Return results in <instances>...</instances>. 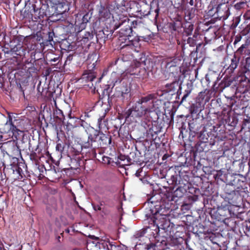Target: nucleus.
<instances>
[{"instance_id":"f257e3e1","label":"nucleus","mask_w":250,"mask_h":250,"mask_svg":"<svg viewBox=\"0 0 250 250\" xmlns=\"http://www.w3.org/2000/svg\"><path fill=\"white\" fill-rule=\"evenodd\" d=\"M158 95V92H155L141 97L125 112V119L130 118L137 121L142 118L147 117L149 113L154 110V108H156L154 103H161V100L157 99ZM157 108L158 107H157Z\"/></svg>"},{"instance_id":"f03ea898","label":"nucleus","mask_w":250,"mask_h":250,"mask_svg":"<svg viewBox=\"0 0 250 250\" xmlns=\"http://www.w3.org/2000/svg\"><path fill=\"white\" fill-rule=\"evenodd\" d=\"M87 141L83 144V152L87 159H94L96 157V149L104 147L111 143V136L94 129L88 128L86 131Z\"/></svg>"},{"instance_id":"7ed1b4c3","label":"nucleus","mask_w":250,"mask_h":250,"mask_svg":"<svg viewBox=\"0 0 250 250\" xmlns=\"http://www.w3.org/2000/svg\"><path fill=\"white\" fill-rule=\"evenodd\" d=\"M118 20V21L114 24V30L121 27L119 31V40L121 41L120 45H122V48L127 46H134V38L132 34L131 20L128 17L124 15H121Z\"/></svg>"},{"instance_id":"20e7f679","label":"nucleus","mask_w":250,"mask_h":250,"mask_svg":"<svg viewBox=\"0 0 250 250\" xmlns=\"http://www.w3.org/2000/svg\"><path fill=\"white\" fill-rule=\"evenodd\" d=\"M167 182L169 186L166 191L162 193L164 200L168 202L174 201L175 198L182 197L187 192L186 184L181 181L180 175H172Z\"/></svg>"},{"instance_id":"39448f33","label":"nucleus","mask_w":250,"mask_h":250,"mask_svg":"<svg viewBox=\"0 0 250 250\" xmlns=\"http://www.w3.org/2000/svg\"><path fill=\"white\" fill-rule=\"evenodd\" d=\"M38 43L35 41L32 42L28 45L23 42H19L14 46V58L17 62H22L23 59L27 58L29 56L32 59H35L36 53H40L38 49Z\"/></svg>"},{"instance_id":"423d86ee","label":"nucleus","mask_w":250,"mask_h":250,"mask_svg":"<svg viewBox=\"0 0 250 250\" xmlns=\"http://www.w3.org/2000/svg\"><path fill=\"white\" fill-rule=\"evenodd\" d=\"M170 206L169 203L164 205L163 202H161L159 205L155 206L156 210L154 213L160 229H164L166 231H171L174 226V224L170 222L167 216Z\"/></svg>"},{"instance_id":"0eeeda50","label":"nucleus","mask_w":250,"mask_h":250,"mask_svg":"<svg viewBox=\"0 0 250 250\" xmlns=\"http://www.w3.org/2000/svg\"><path fill=\"white\" fill-rule=\"evenodd\" d=\"M149 3H147L146 0L142 1L140 5V10L136 11V16L142 19L149 15L156 21L160 11L158 3L154 0H149Z\"/></svg>"},{"instance_id":"6e6552de","label":"nucleus","mask_w":250,"mask_h":250,"mask_svg":"<svg viewBox=\"0 0 250 250\" xmlns=\"http://www.w3.org/2000/svg\"><path fill=\"white\" fill-rule=\"evenodd\" d=\"M224 199V204L230 207L231 206L239 207L242 203V198L238 190L230 189V185H226L224 193L222 195Z\"/></svg>"},{"instance_id":"1a4fd4ad","label":"nucleus","mask_w":250,"mask_h":250,"mask_svg":"<svg viewBox=\"0 0 250 250\" xmlns=\"http://www.w3.org/2000/svg\"><path fill=\"white\" fill-rule=\"evenodd\" d=\"M1 150L3 154L7 155H4V159L8 160L9 161H13L14 158H17L21 155V150L17 143L14 140H10L1 144L0 146Z\"/></svg>"},{"instance_id":"9d476101","label":"nucleus","mask_w":250,"mask_h":250,"mask_svg":"<svg viewBox=\"0 0 250 250\" xmlns=\"http://www.w3.org/2000/svg\"><path fill=\"white\" fill-rule=\"evenodd\" d=\"M0 132L3 134H9V136L14 137L16 139H18L22 133V131L14 125L12 117L9 114L6 123L0 127Z\"/></svg>"},{"instance_id":"9b49d317","label":"nucleus","mask_w":250,"mask_h":250,"mask_svg":"<svg viewBox=\"0 0 250 250\" xmlns=\"http://www.w3.org/2000/svg\"><path fill=\"white\" fill-rule=\"evenodd\" d=\"M125 0H114L110 2L109 4V8L111 10L113 18H116L118 20V16L119 18L123 15L122 14L125 12L126 9L125 6Z\"/></svg>"},{"instance_id":"f8f14e48","label":"nucleus","mask_w":250,"mask_h":250,"mask_svg":"<svg viewBox=\"0 0 250 250\" xmlns=\"http://www.w3.org/2000/svg\"><path fill=\"white\" fill-rule=\"evenodd\" d=\"M83 145L81 146L78 145H73L70 148L69 154L71 157V162L75 167V168H77L81 166L82 160L80 155L83 152Z\"/></svg>"},{"instance_id":"ddd939ff","label":"nucleus","mask_w":250,"mask_h":250,"mask_svg":"<svg viewBox=\"0 0 250 250\" xmlns=\"http://www.w3.org/2000/svg\"><path fill=\"white\" fill-rule=\"evenodd\" d=\"M45 205V209L47 213L52 216L58 209L57 200L56 198L52 195H47L43 200Z\"/></svg>"},{"instance_id":"4468645a","label":"nucleus","mask_w":250,"mask_h":250,"mask_svg":"<svg viewBox=\"0 0 250 250\" xmlns=\"http://www.w3.org/2000/svg\"><path fill=\"white\" fill-rule=\"evenodd\" d=\"M13 161H9L8 160L4 159L2 162V166L4 167V169L7 167L11 169L13 173H16L19 175L17 177L18 179H21L22 178L23 171L21 168L18 165L19 159L18 158H14Z\"/></svg>"},{"instance_id":"2eb2a0df","label":"nucleus","mask_w":250,"mask_h":250,"mask_svg":"<svg viewBox=\"0 0 250 250\" xmlns=\"http://www.w3.org/2000/svg\"><path fill=\"white\" fill-rule=\"evenodd\" d=\"M96 77V75L92 70H86L83 72L79 81L83 85L92 88L94 86L93 81Z\"/></svg>"},{"instance_id":"dca6fc26","label":"nucleus","mask_w":250,"mask_h":250,"mask_svg":"<svg viewBox=\"0 0 250 250\" xmlns=\"http://www.w3.org/2000/svg\"><path fill=\"white\" fill-rule=\"evenodd\" d=\"M153 212V211H152ZM157 219L154 213H152V217L148 221L149 225L145 228L146 231L149 233L150 235L152 236L154 238H156L159 234L160 228L158 224L157 223Z\"/></svg>"},{"instance_id":"f3484780","label":"nucleus","mask_w":250,"mask_h":250,"mask_svg":"<svg viewBox=\"0 0 250 250\" xmlns=\"http://www.w3.org/2000/svg\"><path fill=\"white\" fill-rule=\"evenodd\" d=\"M146 134V137L150 140H155L157 137V134L161 131L162 126L157 121H154L148 125Z\"/></svg>"},{"instance_id":"a211bd4d","label":"nucleus","mask_w":250,"mask_h":250,"mask_svg":"<svg viewBox=\"0 0 250 250\" xmlns=\"http://www.w3.org/2000/svg\"><path fill=\"white\" fill-rule=\"evenodd\" d=\"M104 2H100L97 5V10L99 16L101 19H108L110 18V15L112 14L111 10L109 8V5H107V0H104Z\"/></svg>"},{"instance_id":"6ab92c4d","label":"nucleus","mask_w":250,"mask_h":250,"mask_svg":"<svg viewBox=\"0 0 250 250\" xmlns=\"http://www.w3.org/2000/svg\"><path fill=\"white\" fill-rule=\"evenodd\" d=\"M215 13L217 15L216 18L220 20H226L230 14L229 7L225 4H219L215 9Z\"/></svg>"},{"instance_id":"aec40b11","label":"nucleus","mask_w":250,"mask_h":250,"mask_svg":"<svg viewBox=\"0 0 250 250\" xmlns=\"http://www.w3.org/2000/svg\"><path fill=\"white\" fill-rule=\"evenodd\" d=\"M141 63L139 62H137L134 63V68L135 72H132L131 74L136 75L138 78L143 80H146L149 77L148 71L144 67L140 68L141 65Z\"/></svg>"},{"instance_id":"412c9836","label":"nucleus","mask_w":250,"mask_h":250,"mask_svg":"<svg viewBox=\"0 0 250 250\" xmlns=\"http://www.w3.org/2000/svg\"><path fill=\"white\" fill-rule=\"evenodd\" d=\"M230 207L223 203H221V205L217 208L216 214L218 215L216 219L218 220H224L230 213Z\"/></svg>"},{"instance_id":"4be33fe9","label":"nucleus","mask_w":250,"mask_h":250,"mask_svg":"<svg viewBox=\"0 0 250 250\" xmlns=\"http://www.w3.org/2000/svg\"><path fill=\"white\" fill-rule=\"evenodd\" d=\"M216 139L217 137L214 135L210 133V135L209 136L206 132L201 133L199 136V139L202 143L201 144H209L210 146L215 145Z\"/></svg>"},{"instance_id":"5701e85b","label":"nucleus","mask_w":250,"mask_h":250,"mask_svg":"<svg viewBox=\"0 0 250 250\" xmlns=\"http://www.w3.org/2000/svg\"><path fill=\"white\" fill-rule=\"evenodd\" d=\"M106 113H104L98 119L97 125L99 128L98 130L102 133L103 131L106 132L109 129L108 120L105 118ZM98 130V129H97Z\"/></svg>"},{"instance_id":"b1692460","label":"nucleus","mask_w":250,"mask_h":250,"mask_svg":"<svg viewBox=\"0 0 250 250\" xmlns=\"http://www.w3.org/2000/svg\"><path fill=\"white\" fill-rule=\"evenodd\" d=\"M239 58L237 57L235 54H234L231 59V62L228 67L225 70V73L227 75H229L231 76L234 73V70L237 67L239 62Z\"/></svg>"},{"instance_id":"393cba45","label":"nucleus","mask_w":250,"mask_h":250,"mask_svg":"<svg viewBox=\"0 0 250 250\" xmlns=\"http://www.w3.org/2000/svg\"><path fill=\"white\" fill-rule=\"evenodd\" d=\"M178 88H180L179 82L175 80L172 82L167 83L165 86L164 91L167 93H170L171 95L175 94Z\"/></svg>"},{"instance_id":"a878e982","label":"nucleus","mask_w":250,"mask_h":250,"mask_svg":"<svg viewBox=\"0 0 250 250\" xmlns=\"http://www.w3.org/2000/svg\"><path fill=\"white\" fill-rule=\"evenodd\" d=\"M91 18V13H86L82 17V21H75V24L76 26H79V29L81 30L84 29L86 26V23L89 21Z\"/></svg>"},{"instance_id":"bb28decb","label":"nucleus","mask_w":250,"mask_h":250,"mask_svg":"<svg viewBox=\"0 0 250 250\" xmlns=\"http://www.w3.org/2000/svg\"><path fill=\"white\" fill-rule=\"evenodd\" d=\"M179 62L180 60L176 58L173 59L170 58L166 60L165 61L166 70L169 73H173V72L171 71V69H173L176 67Z\"/></svg>"},{"instance_id":"cd10ccee","label":"nucleus","mask_w":250,"mask_h":250,"mask_svg":"<svg viewBox=\"0 0 250 250\" xmlns=\"http://www.w3.org/2000/svg\"><path fill=\"white\" fill-rule=\"evenodd\" d=\"M236 53L244 55L243 57H246L247 61L250 58V50L249 49V46L247 44L242 45L236 51Z\"/></svg>"},{"instance_id":"c85d7f7f","label":"nucleus","mask_w":250,"mask_h":250,"mask_svg":"<svg viewBox=\"0 0 250 250\" xmlns=\"http://www.w3.org/2000/svg\"><path fill=\"white\" fill-rule=\"evenodd\" d=\"M94 244L96 250H106L108 249L106 243L99 238H96Z\"/></svg>"},{"instance_id":"c756f323","label":"nucleus","mask_w":250,"mask_h":250,"mask_svg":"<svg viewBox=\"0 0 250 250\" xmlns=\"http://www.w3.org/2000/svg\"><path fill=\"white\" fill-rule=\"evenodd\" d=\"M106 29L100 30L96 34L97 42L101 44L106 41Z\"/></svg>"},{"instance_id":"7c9ffc66","label":"nucleus","mask_w":250,"mask_h":250,"mask_svg":"<svg viewBox=\"0 0 250 250\" xmlns=\"http://www.w3.org/2000/svg\"><path fill=\"white\" fill-rule=\"evenodd\" d=\"M200 125L196 120H192L188 123V128L191 132L196 133L199 131Z\"/></svg>"},{"instance_id":"2f4dec72","label":"nucleus","mask_w":250,"mask_h":250,"mask_svg":"<svg viewBox=\"0 0 250 250\" xmlns=\"http://www.w3.org/2000/svg\"><path fill=\"white\" fill-rule=\"evenodd\" d=\"M193 89V85L191 83H188L187 84V89L185 90L184 94L182 98L181 103H182L186 101L187 98L191 93Z\"/></svg>"},{"instance_id":"473e14b6","label":"nucleus","mask_w":250,"mask_h":250,"mask_svg":"<svg viewBox=\"0 0 250 250\" xmlns=\"http://www.w3.org/2000/svg\"><path fill=\"white\" fill-rule=\"evenodd\" d=\"M226 173H224V171L220 170L216 171V174H214V178L217 181H222L225 182H228L227 179H226Z\"/></svg>"},{"instance_id":"72a5a7b5","label":"nucleus","mask_w":250,"mask_h":250,"mask_svg":"<svg viewBox=\"0 0 250 250\" xmlns=\"http://www.w3.org/2000/svg\"><path fill=\"white\" fill-rule=\"evenodd\" d=\"M25 69L26 70V72L28 77L33 76V75L36 74L38 71V69L35 67L34 64L31 65V66L26 65Z\"/></svg>"},{"instance_id":"f704fd0d","label":"nucleus","mask_w":250,"mask_h":250,"mask_svg":"<svg viewBox=\"0 0 250 250\" xmlns=\"http://www.w3.org/2000/svg\"><path fill=\"white\" fill-rule=\"evenodd\" d=\"M193 30V24L190 22H187L185 24L184 32L187 36L190 35Z\"/></svg>"},{"instance_id":"c9c22d12","label":"nucleus","mask_w":250,"mask_h":250,"mask_svg":"<svg viewBox=\"0 0 250 250\" xmlns=\"http://www.w3.org/2000/svg\"><path fill=\"white\" fill-rule=\"evenodd\" d=\"M130 89L127 88H125L121 91V97L123 101L127 100L130 98Z\"/></svg>"},{"instance_id":"e433bc0d","label":"nucleus","mask_w":250,"mask_h":250,"mask_svg":"<svg viewBox=\"0 0 250 250\" xmlns=\"http://www.w3.org/2000/svg\"><path fill=\"white\" fill-rule=\"evenodd\" d=\"M210 27L208 28V30H206V33H205V41L206 43H208L209 42H210L212 39H214L215 37V33L214 31H213V34L212 35V37L210 38Z\"/></svg>"},{"instance_id":"4c0bfd02","label":"nucleus","mask_w":250,"mask_h":250,"mask_svg":"<svg viewBox=\"0 0 250 250\" xmlns=\"http://www.w3.org/2000/svg\"><path fill=\"white\" fill-rule=\"evenodd\" d=\"M139 18V19H137L136 20L131 21L132 29L133 28H140L144 25L142 19H141V18Z\"/></svg>"},{"instance_id":"58836bf2","label":"nucleus","mask_w":250,"mask_h":250,"mask_svg":"<svg viewBox=\"0 0 250 250\" xmlns=\"http://www.w3.org/2000/svg\"><path fill=\"white\" fill-rule=\"evenodd\" d=\"M54 114L55 118L58 119L60 121L62 122L64 120V116L61 109H56Z\"/></svg>"},{"instance_id":"ea45409f","label":"nucleus","mask_w":250,"mask_h":250,"mask_svg":"<svg viewBox=\"0 0 250 250\" xmlns=\"http://www.w3.org/2000/svg\"><path fill=\"white\" fill-rule=\"evenodd\" d=\"M90 117L91 115H90V111L84 112L83 114H82L80 118V121L82 122L81 125L83 126L84 124H86L85 120Z\"/></svg>"},{"instance_id":"a19ab883","label":"nucleus","mask_w":250,"mask_h":250,"mask_svg":"<svg viewBox=\"0 0 250 250\" xmlns=\"http://www.w3.org/2000/svg\"><path fill=\"white\" fill-rule=\"evenodd\" d=\"M118 163H120V162L119 161V160L121 161H125V160H126L127 163L123 164V165H128L129 163H132L131 162V159L129 158L128 156H126L125 155H124L122 154H120L118 157Z\"/></svg>"},{"instance_id":"79ce46f5","label":"nucleus","mask_w":250,"mask_h":250,"mask_svg":"<svg viewBox=\"0 0 250 250\" xmlns=\"http://www.w3.org/2000/svg\"><path fill=\"white\" fill-rule=\"evenodd\" d=\"M244 34L248 33L250 31V17L247 18L245 20V21L244 23Z\"/></svg>"},{"instance_id":"37998d69","label":"nucleus","mask_w":250,"mask_h":250,"mask_svg":"<svg viewBox=\"0 0 250 250\" xmlns=\"http://www.w3.org/2000/svg\"><path fill=\"white\" fill-rule=\"evenodd\" d=\"M29 158L32 161L36 164L38 162L40 157L32 150L29 155Z\"/></svg>"},{"instance_id":"c03bdc74","label":"nucleus","mask_w":250,"mask_h":250,"mask_svg":"<svg viewBox=\"0 0 250 250\" xmlns=\"http://www.w3.org/2000/svg\"><path fill=\"white\" fill-rule=\"evenodd\" d=\"M55 91H51L50 90H47L46 92V94L45 95V97L47 100L51 101L52 99L55 102V100L54 98V94Z\"/></svg>"},{"instance_id":"a18cd8bd","label":"nucleus","mask_w":250,"mask_h":250,"mask_svg":"<svg viewBox=\"0 0 250 250\" xmlns=\"http://www.w3.org/2000/svg\"><path fill=\"white\" fill-rule=\"evenodd\" d=\"M232 81L226 79V77L224 78L223 80L221 82L220 85L221 87L224 88L227 87H229Z\"/></svg>"},{"instance_id":"49530a36","label":"nucleus","mask_w":250,"mask_h":250,"mask_svg":"<svg viewBox=\"0 0 250 250\" xmlns=\"http://www.w3.org/2000/svg\"><path fill=\"white\" fill-rule=\"evenodd\" d=\"M38 60V59H36L35 57V59H32V58L30 57V59L26 60L24 62V65L25 68H26V65L31 66V65H33L34 62H35Z\"/></svg>"},{"instance_id":"de8ad7c7","label":"nucleus","mask_w":250,"mask_h":250,"mask_svg":"<svg viewBox=\"0 0 250 250\" xmlns=\"http://www.w3.org/2000/svg\"><path fill=\"white\" fill-rule=\"evenodd\" d=\"M23 17L24 18L31 19L32 21H36L37 20L41 19L40 16H38L37 18L35 17V20H34L33 18V14L29 13V12H26V10L24 12Z\"/></svg>"},{"instance_id":"09e8293b","label":"nucleus","mask_w":250,"mask_h":250,"mask_svg":"<svg viewBox=\"0 0 250 250\" xmlns=\"http://www.w3.org/2000/svg\"><path fill=\"white\" fill-rule=\"evenodd\" d=\"M115 30H110L108 31V29H106V41L108 40H111L114 38L113 35Z\"/></svg>"},{"instance_id":"8fccbe9b","label":"nucleus","mask_w":250,"mask_h":250,"mask_svg":"<svg viewBox=\"0 0 250 250\" xmlns=\"http://www.w3.org/2000/svg\"><path fill=\"white\" fill-rule=\"evenodd\" d=\"M240 22V18L239 17H236L232 21V23L230 26V28L232 29H234L238 25Z\"/></svg>"},{"instance_id":"3c124183","label":"nucleus","mask_w":250,"mask_h":250,"mask_svg":"<svg viewBox=\"0 0 250 250\" xmlns=\"http://www.w3.org/2000/svg\"><path fill=\"white\" fill-rule=\"evenodd\" d=\"M246 5V3L244 1H240L239 2H237L234 5V8L237 10H240L244 7V6Z\"/></svg>"},{"instance_id":"603ef678","label":"nucleus","mask_w":250,"mask_h":250,"mask_svg":"<svg viewBox=\"0 0 250 250\" xmlns=\"http://www.w3.org/2000/svg\"><path fill=\"white\" fill-rule=\"evenodd\" d=\"M206 91L207 90H205L204 91L200 92L199 93L198 97L200 101H203L205 99L206 97H208L207 94L208 93V91L207 93L206 92Z\"/></svg>"},{"instance_id":"864d4df0","label":"nucleus","mask_w":250,"mask_h":250,"mask_svg":"<svg viewBox=\"0 0 250 250\" xmlns=\"http://www.w3.org/2000/svg\"><path fill=\"white\" fill-rule=\"evenodd\" d=\"M147 232L146 231V229L145 228H144L142 230L136 232L134 235V236L135 238H138L141 236H143Z\"/></svg>"},{"instance_id":"5fc2aeb1","label":"nucleus","mask_w":250,"mask_h":250,"mask_svg":"<svg viewBox=\"0 0 250 250\" xmlns=\"http://www.w3.org/2000/svg\"><path fill=\"white\" fill-rule=\"evenodd\" d=\"M93 37V35L91 34L90 32H87L85 34V35L83 37L82 41L83 42H86L89 41V39H91Z\"/></svg>"},{"instance_id":"6e6d98bb","label":"nucleus","mask_w":250,"mask_h":250,"mask_svg":"<svg viewBox=\"0 0 250 250\" xmlns=\"http://www.w3.org/2000/svg\"><path fill=\"white\" fill-rule=\"evenodd\" d=\"M156 244L150 243L147 245V250H159Z\"/></svg>"},{"instance_id":"4d7b16f0","label":"nucleus","mask_w":250,"mask_h":250,"mask_svg":"<svg viewBox=\"0 0 250 250\" xmlns=\"http://www.w3.org/2000/svg\"><path fill=\"white\" fill-rule=\"evenodd\" d=\"M7 207V203L5 200H0V211H2L5 208Z\"/></svg>"},{"instance_id":"13d9d810","label":"nucleus","mask_w":250,"mask_h":250,"mask_svg":"<svg viewBox=\"0 0 250 250\" xmlns=\"http://www.w3.org/2000/svg\"><path fill=\"white\" fill-rule=\"evenodd\" d=\"M53 34H54L53 33H51V32H49L48 33V40L45 42H42V44H43V46L48 45V42H49L50 43V42L53 41V36H52V35H53Z\"/></svg>"},{"instance_id":"bf43d9fd","label":"nucleus","mask_w":250,"mask_h":250,"mask_svg":"<svg viewBox=\"0 0 250 250\" xmlns=\"http://www.w3.org/2000/svg\"><path fill=\"white\" fill-rule=\"evenodd\" d=\"M93 4V3L86 1L85 3L83 4V6L84 8H87L88 10L90 11L92 9Z\"/></svg>"},{"instance_id":"052dcab7","label":"nucleus","mask_w":250,"mask_h":250,"mask_svg":"<svg viewBox=\"0 0 250 250\" xmlns=\"http://www.w3.org/2000/svg\"><path fill=\"white\" fill-rule=\"evenodd\" d=\"M197 104L200 105V104L199 103H198V104L196 103L195 104H192L193 112H195V113H196L197 112H198L199 111H201V110H202V107H198Z\"/></svg>"},{"instance_id":"680f3d73","label":"nucleus","mask_w":250,"mask_h":250,"mask_svg":"<svg viewBox=\"0 0 250 250\" xmlns=\"http://www.w3.org/2000/svg\"><path fill=\"white\" fill-rule=\"evenodd\" d=\"M14 49V46L13 47H11L10 48H5V49L3 50L4 53L5 54H10L11 56H13L14 57V52H12L13 50Z\"/></svg>"},{"instance_id":"e2e57ef3","label":"nucleus","mask_w":250,"mask_h":250,"mask_svg":"<svg viewBox=\"0 0 250 250\" xmlns=\"http://www.w3.org/2000/svg\"><path fill=\"white\" fill-rule=\"evenodd\" d=\"M111 158L107 156H104L102 157V162L104 164H110Z\"/></svg>"},{"instance_id":"0e129e2a","label":"nucleus","mask_w":250,"mask_h":250,"mask_svg":"<svg viewBox=\"0 0 250 250\" xmlns=\"http://www.w3.org/2000/svg\"><path fill=\"white\" fill-rule=\"evenodd\" d=\"M73 55L69 54L68 56H67L66 59L65 61L64 64H69L70 63L71 61L73 60Z\"/></svg>"},{"instance_id":"69168bd1","label":"nucleus","mask_w":250,"mask_h":250,"mask_svg":"<svg viewBox=\"0 0 250 250\" xmlns=\"http://www.w3.org/2000/svg\"><path fill=\"white\" fill-rule=\"evenodd\" d=\"M172 249L173 250H181V249L182 248L181 244H174L172 246Z\"/></svg>"},{"instance_id":"338daca9","label":"nucleus","mask_w":250,"mask_h":250,"mask_svg":"<svg viewBox=\"0 0 250 250\" xmlns=\"http://www.w3.org/2000/svg\"><path fill=\"white\" fill-rule=\"evenodd\" d=\"M169 28L171 30L176 31L177 30L176 24L175 22H171L169 24Z\"/></svg>"},{"instance_id":"774afa93","label":"nucleus","mask_w":250,"mask_h":250,"mask_svg":"<svg viewBox=\"0 0 250 250\" xmlns=\"http://www.w3.org/2000/svg\"><path fill=\"white\" fill-rule=\"evenodd\" d=\"M56 150L62 152L63 150V146H62L61 144L58 143L56 146Z\"/></svg>"}]
</instances>
